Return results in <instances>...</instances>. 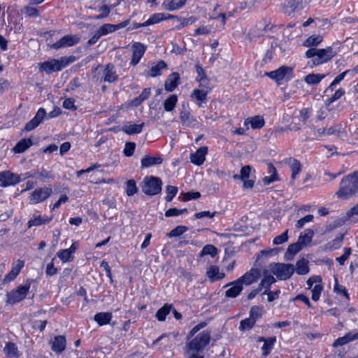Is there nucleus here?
I'll use <instances>...</instances> for the list:
<instances>
[{"mask_svg":"<svg viewBox=\"0 0 358 358\" xmlns=\"http://www.w3.org/2000/svg\"><path fill=\"white\" fill-rule=\"evenodd\" d=\"M32 145V141L30 138H23L20 140L13 148L15 153H22Z\"/></svg>","mask_w":358,"mask_h":358,"instance_id":"obj_32","label":"nucleus"},{"mask_svg":"<svg viewBox=\"0 0 358 358\" xmlns=\"http://www.w3.org/2000/svg\"><path fill=\"white\" fill-rule=\"evenodd\" d=\"M210 340V333L203 331L198 334L186 345L185 356L187 358H204L203 351L209 344Z\"/></svg>","mask_w":358,"mask_h":358,"instance_id":"obj_1","label":"nucleus"},{"mask_svg":"<svg viewBox=\"0 0 358 358\" xmlns=\"http://www.w3.org/2000/svg\"><path fill=\"white\" fill-rule=\"evenodd\" d=\"M103 80L108 83H112L117 79V76L115 67L112 64H107L103 72Z\"/></svg>","mask_w":358,"mask_h":358,"instance_id":"obj_25","label":"nucleus"},{"mask_svg":"<svg viewBox=\"0 0 358 358\" xmlns=\"http://www.w3.org/2000/svg\"><path fill=\"white\" fill-rule=\"evenodd\" d=\"M50 344L52 350L54 351L55 353L59 355L66 348V338L63 336H55L54 338L51 340Z\"/></svg>","mask_w":358,"mask_h":358,"instance_id":"obj_18","label":"nucleus"},{"mask_svg":"<svg viewBox=\"0 0 358 358\" xmlns=\"http://www.w3.org/2000/svg\"><path fill=\"white\" fill-rule=\"evenodd\" d=\"M80 41V37L78 35H66L60 40L50 45L53 49H59L62 48L71 47Z\"/></svg>","mask_w":358,"mask_h":358,"instance_id":"obj_12","label":"nucleus"},{"mask_svg":"<svg viewBox=\"0 0 358 358\" xmlns=\"http://www.w3.org/2000/svg\"><path fill=\"white\" fill-rule=\"evenodd\" d=\"M268 169L271 176L264 178L263 181L264 185H269L271 182L278 180L275 169L272 165H268Z\"/></svg>","mask_w":358,"mask_h":358,"instance_id":"obj_49","label":"nucleus"},{"mask_svg":"<svg viewBox=\"0 0 358 358\" xmlns=\"http://www.w3.org/2000/svg\"><path fill=\"white\" fill-rule=\"evenodd\" d=\"M343 238L344 234H341L338 236L333 241L327 243V245H325V248L329 250H333L339 248L342 244Z\"/></svg>","mask_w":358,"mask_h":358,"instance_id":"obj_44","label":"nucleus"},{"mask_svg":"<svg viewBox=\"0 0 358 358\" xmlns=\"http://www.w3.org/2000/svg\"><path fill=\"white\" fill-rule=\"evenodd\" d=\"M3 352L8 358H18L22 355L18 350L17 345L11 342L6 343Z\"/></svg>","mask_w":358,"mask_h":358,"instance_id":"obj_23","label":"nucleus"},{"mask_svg":"<svg viewBox=\"0 0 358 358\" xmlns=\"http://www.w3.org/2000/svg\"><path fill=\"white\" fill-rule=\"evenodd\" d=\"M314 236V231L310 229H307L301 234L297 241V243L303 248L307 246L312 241Z\"/></svg>","mask_w":358,"mask_h":358,"instance_id":"obj_29","label":"nucleus"},{"mask_svg":"<svg viewBox=\"0 0 358 358\" xmlns=\"http://www.w3.org/2000/svg\"><path fill=\"white\" fill-rule=\"evenodd\" d=\"M172 16L170 15L168 17H166L165 15L162 13H155L152 15L148 20L142 23L141 26H150L154 24H157L162 20L169 19Z\"/></svg>","mask_w":358,"mask_h":358,"instance_id":"obj_31","label":"nucleus"},{"mask_svg":"<svg viewBox=\"0 0 358 358\" xmlns=\"http://www.w3.org/2000/svg\"><path fill=\"white\" fill-rule=\"evenodd\" d=\"M138 192L136 182L134 180H129L127 182L126 193L129 196L134 195Z\"/></svg>","mask_w":358,"mask_h":358,"instance_id":"obj_52","label":"nucleus"},{"mask_svg":"<svg viewBox=\"0 0 358 358\" xmlns=\"http://www.w3.org/2000/svg\"><path fill=\"white\" fill-rule=\"evenodd\" d=\"M323 40V37L320 34H313L309 36L303 43L305 47L317 46Z\"/></svg>","mask_w":358,"mask_h":358,"instance_id":"obj_38","label":"nucleus"},{"mask_svg":"<svg viewBox=\"0 0 358 358\" xmlns=\"http://www.w3.org/2000/svg\"><path fill=\"white\" fill-rule=\"evenodd\" d=\"M199 89H194L190 95V98L196 102L199 107H203V104L206 103L207 95L211 90L208 80L200 79Z\"/></svg>","mask_w":358,"mask_h":358,"instance_id":"obj_6","label":"nucleus"},{"mask_svg":"<svg viewBox=\"0 0 358 358\" xmlns=\"http://www.w3.org/2000/svg\"><path fill=\"white\" fill-rule=\"evenodd\" d=\"M178 103V96L176 94L169 96L164 102V110L167 112L172 111Z\"/></svg>","mask_w":358,"mask_h":358,"instance_id":"obj_41","label":"nucleus"},{"mask_svg":"<svg viewBox=\"0 0 358 358\" xmlns=\"http://www.w3.org/2000/svg\"><path fill=\"white\" fill-rule=\"evenodd\" d=\"M162 180L155 176H146L142 182V191L148 195L153 196L162 191Z\"/></svg>","mask_w":358,"mask_h":358,"instance_id":"obj_7","label":"nucleus"},{"mask_svg":"<svg viewBox=\"0 0 358 358\" xmlns=\"http://www.w3.org/2000/svg\"><path fill=\"white\" fill-rule=\"evenodd\" d=\"M351 254V249L350 248H344V253L341 257H338L336 260L339 263L340 265H344L345 261L348 259Z\"/></svg>","mask_w":358,"mask_h":358,"instance_id":"obj_62","label":"nucleus"},{"mask_svg":"<svg viewBox=\"0 0 358 358\" xmlns=\"http://www.w3.org/2000/svg\"><path fill=\"white\" fill-rule=\"evenodd\" d=\"M143 126L144 123L137 124L128 122L123 126L122 131L129 135L137 134L142 131Z\"/></svg>","mask_w":358,"mask_h":358,"instance_id":"obj_28","label":"nucleus"},{"mask_svg":"<svg viewBox=\"0 0 358 358\" xmlns=\"http://www.w3.org/2000/svg\"><path fill=\"white\" fill-rule=\"evenodd\" d=\"M288 240V230H286L282 234L275 236L273 240V244L278 245L282 244Z\"/></svg>","mask_w":358,"mask_h":358,"instance_id":"obj_56","label":"nucleus"},{"mask_svg":"<svg viewBox=\"0 0 358 358\" xmlns=\"http://www.w3.org/2000/svg\"><path fill=\"white\" fill-rule=\"evenodd\" d=\"M132 50V58L131 61V64L133 66H136L139 63L141 59L143 56L145 50L146 46L143 43L135 42L132 44L131 46Z\"/></svg>","mask_w":358,"mask_h":358,"instance_id":"obj_15","label":"nucleus"},{"mask_svg":"<svg viewBox=\"0 0 358 358\" xmlns=\"http://www.w3.org/2000/svg\"><path fill=\"white\" fill-rule=\"evenodd\" d=\"M208 147L202 146L199 148L195 152L190 155V162L196 166H201L206 160V156L208 154Z\"/></svg>","mask_w":358,"mask_h":358,"instance_id":"obj_17","label":"nucleus"},{"mask_svg":"<svg viewBox=\"0 0 358 358\" xmlns=\"http://www.w3.org/2000/svg\"><path fill=\"white\" fill-rule=\"evenodd\" d=\"M251 167L250 166H245L241 170V180L243 182V186L245 188H251L254 185V181L250 180V173Z\"/></svg>","mask_w":358,"mask_h":358,"instance_id":"obj_26","label":"nucleus"},{"mask_svg":"<svg viewBox=\"0 0 358 358\" xmlns=\"http://www.w3.org/2000/svg\"><path fill=\"white\" fill-rule=\"evenodd\" d=\"M294 271L299 275H306L309 272L308 262L304 259H299L296 262Z\"/></svg>","mask_w":358,"mask_h":358,"instance_id":"obj_36","label":"nucleus"},{"mask_svg":"<svg viewBox=\"0 0 358 358\" xmlns=\"http://www.w3.org/2000/svg\"><path fill=\"white\" fill-rule=\"evenodd\" d=\"M217 255V249L213 245H205L201 251L200 256L203 257L210 255L211 257H215Z\"/></svg>","mask_w":358,"mask_h":358,"instance_id":"obj_48","label":"nucleus"},{"mask_svg":"<svg viewBox=\"0 0 358 358\" xmlns=\"http://www.w3.org/2000/svg\"><path fill=\"white\" fill-rule=\"evenodd\" d=\"M264 120L262 116H255L253 117L248 118L245 121V124H250L251 128L253 129H260L264 126Z\"/></svg>","mask_w":358,"mask_h":358,"instance_id":"obj_33","label":"nucleus"},{"mask_svg":"<svg viewBox=\"0 0 358 358\" xmlns=\"http://www.w3.org/2000/svg\"><path fill=\"white\" fill-rule=\"evenodd\" d=\"M276 338L275 336L266 338V341H265V343L262 348V352L263 356L266 357L268 355H269L271 351L273 350Z\"/></svg>","mask_w":358,"mask_h":358,"instance_id":"obj_39","label":"nucleus"},{"mask_svg":"<svg viewBox=\"0 0 358 358\" xmlns=\"http://www.w3.org/2000/svg\"><path fill=\"white\" fill-rule=\"evenodd\" d=\"M96 31L99 34V35L101 37L115 32V27H114V24H104L103 25L100 27L96 30Z\"/></svg>","mask_w":358,"mask_h":358,"instance_id":"obj_45","label":"nucleus"},{"mask_svg":"<svg viewBox=\"0 0 358 358\" xmlns=\"http://www.w3.org/2000/svg\"><path fill=\"white\" fill-rule=\"evenodd\" d=\"M24 266V261L17 259L13 262L10 271L4 277L3 283H8L15 279Z\"/></svg>","mask_w":358,"mask_h":358,"instance_id":"obj_13","label":"nucleus"},{"mask_svg":"<svg viewBox=\"0 0 358 358\" xmlns=\"http://www.w3.org/2000/svg\"><path fill=\"white\" fill-rule=\"evenodd\" d=\"M166 64L164 62L160 61L157 64L152 66L148 73V75L150 77H156L161 74V71L165 69Z\"/></svg>","mask_w":358,"mask_h":358,"instance_id":"obj_40","label":"nucleus"},{"mask_svg":"<svg viewBox=\"0 0 358 358\" xmlns=\"http://www.w3.org/2000/svg\"><path fill=\"white\" fill-rule=\"evenodd\" d=\"M322 282V279L321 276L313 275V276L310 277L306 281V284L308 285L307 289H310L313 287H314V285H315L317 282Z\"/></svg>","mask_w":358,"mask_h":358,"instance_id":"obj_63","label":"nucleus"},{"mask_svg":"<svg viewBox=\"0 0 358 358\" xmlns=\"http://www.w3.org/2000/svg\"><path fill=\"white\" fill-rule=\"evenodd\" d=\"M323 289H324V286L322 285V282H317L314 285V287H313L310 289L311 294H312L311 299L314 301H317L320 298V296H321V294H322Z\"/></svg>","mask_w":358,"mask_h":358,"instance_id":"obj_43","label":"nucleus"},{"mask_svg":"<svg viewBox=\"0 0 358 358\" xmlns=\"http://www.w3.org/2000/svg\"><path fill=\"white\" fill-rule=\"evenodd\" d=\"M136 144L131 142L126 143L123 150L124 155L127 157H131L135 150Z\"/></svg>","mask_w":358,"mask_h":358,"instance_id":"obj_60","label":"nucleus"},{"mask_svg":"<svg viewBox=\"0 0 358 358\" xmlns=\"http://www.w3.org/2000/svg\"><path fill=\"white\" fill-rule=\"evenodd\" d=\"M206 275L211 282H214L224 278L225 274L220 270L218 266L211 265L207 268Z\"/></svg>","mask_w":358,"mask_h":358,"instance_id":"obj_21","label":"nucleus"},{"mask_svg":"<svg viewBox=\"0 0 358 358\" xmlns=\"http://www.w3.org/2000/svg\"><path fill=\"white\" fill-rule=\"evenodd\" d=\"M293 69L282 66L275 71L266 73L265 75L275 81L279 83L283 80H290L292 78Z\"/></svg>","mask_w":358,"mask_h":358,"instance_id":"obj_10","label":"nucleus"},{"mask_svg":"<svg viewBox=\"0 0 358 358\" xmlns=\"http://www.w3.org/2000/svg\"><path fill=\"white\" fill-rule=\"evenodd\" d=\"M334 292L336 294L343 296L348 301L350 300V296L346 288L338 284V278L336 276L334 277Z\"/></svg>","mask_w":358,"mask_h":358,"instance_id":"obj_42","label":"nucleus"},{"mask_svg":"<svg viewBox=\"0 0 358 358\" xmlns=\"http://www.w3.org/2000/svg\"><path fill=\"white\" fill-rule=\"evenodd\" d=\"M348 73V71H345L342 73L337 76L334 80L331 83L329 87L326 89L325 92L329 93V92H332L334 90V87L339 84L345 77L346 74Z\"/></svg>","mask_w":358,"mask_h":358,"instance_id":"obj_47","label":"nucleus"},{"mask_svg":"<svg viewBox=\"0 0 358 358\" xmlns=\"http://www.w3.org/2000/svg\"><path fill=\"white\" fill-rule=\"evenodd\" d=\"M141 168H148L152 166L160 164L162 159L159 157L146 155L141 159Z\"/></svg>","mask_w":358,"mask_h":358,"instance_id":"obj_30","label":"nucleus"},{"mask_svg":"<svg viewBox=\"0 0 358 358\" xmlns=\"http://www.w3.org/2000/svg\"><path fill=\"white\" fill-rule=\"evenodd\" d=\"M268 268L271 273L280 280L289 278L294 272V266L291 264L272 263Z\"/></svg>","mask_w":358,"mask_h":358,"instance_id":"obj_5","label":"nucleus"},{"mask_svg":"<svg viewBox=\"0 0 358 358\" xmlns=\"http://www.w3.org/2000/svg\"><path fill=\"white\" fill-rule=\"evenodd\" d=\"M171 306L165 304L156 313V317L159 321H164L167 315L170 313Z\"/></svg>","mask_w":358,"mask_h":358,"instance_id":"obj_46","label":"nucleus"},{"mask_svg":"<svg viewBox=\"0 0 358 358\" xmlns=\"http://www.w3.org/2000/svg\"><path fill=\"white\" fill-rule=\"evenodd\" d=\"M262 316V310L257 306H253L250 310L249 317L253 319L254 322H256L258 319Z\"/></svg>","mask_w":358,"mask_h":358,"instance_id":"obj_58","label":"nucleus"},{"mask_svg":"<svg viewBox=\"0 0 358 358\" xmlns=\"http://www.w3.org/2000/svg\"><path fill=\"white\" fill-rule=\"evenodd\" d=\"M302 248L303 247L301 245H299L297 242L289 245L286 252L287 258L289 259V257H288L289 255L292 257L293 255L299 252Z\"/></svg>","mask_w":358,"mask_h":358,"instance_id":"obj_53","label":"nucleus"},{"mask_svg":"<svg viewBox=\"0 0 358 358\" xmlns=\"http://www.w3.org/2000/svg\"><path fill=\"white\" fill-rule=\"evenodd\" d=\"M71 62L69 57H62L59 59H52L43 62L38 63L40 71H44L50 74L55 71H61Z\"/></svg>","mask_w":358,"mask_h":358,"instance_id":"obj_4","label":"nucleus"},{"mask_svg":"<svg viewBox=\"0 0 358 358\" xmlns=\"http://www.w3.org/2000/svg\"><path fill=\"white\" fill-rule=\"evenodd\" d=\"M30 287V283L27 282L24 285H20L17 289L8 292L6 295L7 303L10 304H15L22 301L26 298L29 291Z\"/></svg>","mask_w":358,"mask_h":358,"instance_id":"obj_8","label":"nucleus"},{"mask_svg":"<svg viewBox=\"0 0 358 358\" xmlns=\"http://www.w3.org/2000/svg\"><path fill=\"white\" fill-rule=\"evenodd\" d=\"M259 271L256 269H251L250 271L246 272L243 275L241 276L236 280V282L239 283L241 286L250 285L256 282L259 278Z\"/></svg>","mask_w":358,"mask_h":358,"instance_id":"obj_16","label":"nucleus"},{"mask_svg":"<svg viewBox=\"0 0 358 358\" xmlns=\"http://www.w3.org/2000/svg\"><path fill=\"white\" fill-rule=\"evenodd\" d=\"M52 193V189L50 187H38L31 192L29 196V203L34 205L48 199Z\"/></svg>","mask_w":358,"mask_h":358,"instance_id":"obj_9","label":"nucleus"},{"mask_svg":"<svg viewBox=\"0 0 358 358\" xmlns=\"http://www.w3.org/2000/svg\"><path fill=\"white\" fill-rule=\"evenodd\" d=\"M99 11L101 12V13L94 17L96 20L102 19L107 17L110 13V9L109 6L106 5H103L99 8Z\"/></svg>","mask_w":358,"mask_h":358,"instance_id":"obj_64","label":"nucleus"},{"mask_svg":"<svg viewBox=\"0 0 358 358\" xmlns=\"http://www.w3.org/2000/svg\"><path fill=\"white\" fill-rule=\"evenodd\" d=\"M324 74L310 73L304 77V81L310 85H318L325 78Z\"/></svg>","mask_w":358,"mask_h":358,"instance_id":"obj_35","label":"nucleus"},{"mask_svg":"<svg viewBox=\"0 0 358 358\" xmlns=\"http://www.w3.org/2000/svg\"><path fill=\"white\" fill-rule=\"evenodd\" d=\"M187 0H164L162 6L169 11H174L182 8Z\"/></svg>","mask_w":358,"mask_h":358,"instance_id":"obj_22","label":"nucleus"},{"mask_svg":"<svg viewBox=\"0 0 358 358\" xmlns=\"http://www.w3.org/2000/svg\"><path fill=\"white\" fill-rule=\"evenodd\" d=\"M77 249L78 244L76 243H73L70 248L64 250H59L57 252V256L62 263L71 262L73 260L74 253Z\"/></svg>","mask_w":358,"mask_h":358,"instance_id":"obj_14","label":"nucleus"},{"mask_svg":"<svg viewBox=\"0 0 358 358\" xmlns=\"http://www.w3.org/2000/svg\"><path fill=\"white\" fill-rule=\"evenodd\" d=\"M275 278L273 275L269 274L267 271H264V277L258 286L260 287L262 290L264 289L263 293H268V291L270 290L271 285L275 283Z\"/></svg>","mask_w":358,"mask_h":358,"instance_id":"obj_20","label":"nucleus"},{"mask_svg":"<svg viewBox=\"0 0 358 358\" xmlns=\"http://www.w3.org/2000/svg\"><path fill=\"white\" fill-rule=\"evenodd\" d=\"M22 12L28 17H37L39 15L38 10L31 6H24L22 8Z\"/></svg>","mask_w":358,"mask_h":358,"instance_id":"obj_55","label":"nucleus"},{"mask_svg":"<svg viewBox=\"0 0 358 358\" xmlns=\"http://www.w3.org/2000/svg\"><path fill=\"white\" fill-rule=\"evenodd\" d=\"M179 74L178 73H173L166 79L164 88L167 92H173L179 85Z\"/></svg>","mask_w":358,"mask_h":358,"instance_id":"obj_24","label":"nucleus"},{"mask_svg":"<svg viewBox=\"0 0 358 358\" xmlns=\"http://www.w3.org/2000/svg\"><path fill=\"white\" fill-rule=\"evenodd\" d=\"M255 322L253 319H250V317L246 318L242 320L240 323L239 329L241 331H245L250 329L253 327Z\"/></svg>","mask_w":358,"mask_h":358,"instance_id":"obj_54","label":"nucleus"},{"mask_svg":"<svg viewBox=\"0 0 358 358\" xmlns=\"http://www.w3.org/2000/svg\"><path fill=\"white\" fill-rule=\"evenodd\" d=\"M180 118L182 123L187 126L194 125V122H196L195 120L192 119L190 113L186 110H182L180 114Z\"/></svg>","mask_w":358,"mask_h":358,"instance_id":"obj_51","label":"nucleus"},{"mask_svg":"<svg viewBox=\"0 0 358 358\" xmlns=\"http://www.w3.org/2000/svg\"><path fill=\"white\" fill-rule=\"evenodd\" d=\"M358 190V173L344 177L340 183V187L336 192L338 199H348L354 196Z\"/></svg>","mask_w":358,"mask_h":358,"instance_id":"obj_2","label":"nucleus"},{"mask_svg":"<svg viewBox=\"0 0 358 358\" xmlns=\"http://www.w3.org/2000/svg\"><path fill=\"white\" fill-rule=\"evenodd\" d=\"M337 52L332 46H328L325 48H310L305 55L307 58L312 59L313 66H319L330 61Z\"/></svg>","mask_w":358,"mask_h":358,"instance_id":"obj_3","label":"nucleus"},{"mask_svg":"<svg viewBox=\"0 0 358 358\" xmlns=\"http://www.w3.org/2000/svg\"><path fill=\"white\" fill-rule=\"evenodd\" d=\"M52 217H42L41 215H33V217L28 221L27 227L29 229L32 227H38L44 224H48L52 220Z\"/></svg>","mask_w":358,"mask_h":358,"instance_id":"obj_27","label":"nucleus"},{"mask_svg":"<svg viewBox=\"0 0 358 358\" xmlns=\"http://www.w3.org/2000/svg\"><path fill=\"white\" fill-rule=\"evenodd\" d=\"M188 227L186 226H177L173 229H172L169 233L167 234V236L169 238L178 237L182 235L184 233L187 231Z\"/></svg>","mask_w":358,"mask_h":358,"instance_id":"obj_50","label":"nucleus"},{"mask_svg":"<svg viewBox=\"0 0 358 358\" xmlns=\"http://www.w3.org/2000/svg\"><path fill=\"white\" fill-rule=\"evenodd\" d=\"M178 192V188L175 186L169 185L166 189V200L168 201H172Z\"/></svg>","mask_w":358,"mask_h":358,"instance_id":"obj_57","label":"nucleus"},{"mask_svg":"<svg viewBox=\"0 0 358 358\" xmlns=\"http://www.w3.org/2000/svg\"><path fill=\"white\" fill-rule=\"evenodd\" d=\"M186 211H187L186 208L178 209L176 208H170V209L167 210L165 212V216L168 217L179 216Z\"/></svg>","mask_w":358,"mask_h":358,"instance_id":"obj_59","label":"nucleus"},{"mask_svg":"<svg viewBox=\"0 0 358 358\" xmlns=\"http://www.w3.org/2000/svg\"><path fill=\"white\" fill-rule=\"evenodd\" d=\"M94 319L99 326L108 324L112 319V313L108 312L98 313L94 315Z\"/></svg>","mask_w":358,"mask_h":358,"instance_id":"obj_34","label":"nucleus"},{"mask_svg":"<svg viewBox=\"0 0 358 358\" xmlns=\"http://www.w3.org/2000/svg\"><path fill=\"white\" fill-rule=\"evenodd\" d=\"M224 287H229L225 291V296L227 298H236L243 290V287L236 282V280L226 285Z\"/></svg>","mask_w":358,"mask_h":358,"instance_id":"obj_19","label":"nucleus"},{"mask_svg":"<svg viewBox=\"0 0 358 358\" xmlns=\"http://www.w3.org/2000/svg\"><path fill=\"white\" fill-rule=\"evenodd\" d=\"M289 166L292 171L291 178L292 180H295L296 178L297 175L301 171V166L300 162L295 159H289Z\"/></svg>","mask_w":358,"mask_h":358,"instance_id":"obj_37","label":"nucleus"},{"mask_svg":"<svg viewBox=\"0 0 358 358\" xmlns=\"http://www.w3.org/2000/svg\"><path fill=\"white\" fill-rule=\"evenodd\" d=\"M22 181L21 176L10 171L0 172V186H14Z\"/></svg>","mask_w":358,"mask_h":358,"instance_id":"obj_11","label":"nucleus"},{"mask_svg":"<svg viewBox=\"0 0 358 358\" xmlns=\"http://www.w3.org/2000/svg\"><path fill=\"white\" fill-rule=\"evenodd\" d=\"M35 175H36V178L41 179L42 181H44L45 179H50V178H52L50 173L44 169L38 170L35 173Z\"/></svg>","mask_w":358,"mask_h":358,"instance_id":"obj_61","label":"nucleus"}]
</instances>
